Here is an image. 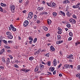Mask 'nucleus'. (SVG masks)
Segmentation results:
<instances>
[{
  "label": "nucleus",
  "mask_w": 80,
  "mask_h": 80,
  "mask_svg": "<svg viewBox=\"0 0 80 80\" xmlns=\"http://www.w3.org/2000/svg\"><path fill=\"white\" fill-rule=\"evenodd\" d=\"M72 8H79V6L77 5H76L73 6Z\"/></svg>",
  "instance_id": "9"
},
{
  "label": "nucleus",
  "mask_w": 80,
  "mask_h": 80,
  "mask_svg": "<svg viewBox=\"0 0 80 80\" xmlns=\"http://www.w3.org/2000/svg\"><path fill=\"white\" fill-rule=\"evenodd\" d=\"M64 67L65 68H70V66L68 64H65Z\"/></svg>",
  "instance_id": "8"
},
{
  "label": "nucleus",
  "mask_w": 80,
  "mask_h": 80,
  "mask_svg": "<svg viewBox=\"0 0 80 80\" xmlns=\"http://www.w3.org/2000/svg\"><path fill=\"white\" fill-rule=\"evenodd\" d=\"M37 23H38V24H39V23H40V21L39 20H38L37 21Z\"/></svg>",
  "instance_id": "45"
},
{
  "label": "nucleus",
  "mask_w": 80,
  "mask_h": 80,
  "mask_svg": "<svg viewBox=\"0 0 80 80\" xmlns=\"http://www.w3.org/2000/svg\"><path fill=\"white\" fill-rule=\"evenodd\" d=\"M28 2H29V0H28L26 2V4H25L27 5H28Z\"/></svg>",
  "instance_id": "40"
},
{
  "label": "nucleus",
  "mask_w": 80,
  "mask_h": 80,
  "mask_svg": "<svg viewBox=\"0 0 80 80\" xmlns=\"http://www.w3.org/2000/svg\"><path fill=\"white\" fill-rule=\"evenodd\" d=\"M58 41L60 40H61V36L60 35H58Z\"/></svg>",
  "instance_id": "18"
},
{
  "label": "nucleus",
  "mask_w": 80,
  "mask_h": 80,
  "mask_svg": "<svg viewBox=\"0 0 80 80\" xmlns=\"http://www.w3.org/2000/svg\"><path fill=\"white\" fill-rule=\"evenodd\" d=\"M37 16L35 15L34 16V21H37Z\"/></svg>",
  "instance_id": "12"
},
{
  "label": "nucleus",
  "mask_w": 80,
  "mask_h": 80,
  "mask_svg": "<svg viewBox=\"0 0 80 80\" xmlns=\"http://www.w3.org/2000/svg\"><path fill=\"white\" fill-rule=\"evenodd\" d=\"M66 15L68 16V17H70L71 16V14H70L69 13V12L68 11L66 13Z\"/></svg>",
  "instance_id": "16"
},
{
  "label": "nucleus",
  "mask_w": 80,
  "mask_h": 80,
  "mask_svg": "<svg viewBox=\"0 0 80 80\" xmlns=\"http://www.w3.org/2000/svg\"><path fill=\"white\" fill-rule=\"evenodd\" d=\"M52 14H53V16H54V17H56V16H57V14L55 12L53 13Z\"/></svg>",
  "instance_id": "32"
},
{
  "label": "nucleus",
  "mask_w": 80,
  "mask_h": 80,
  "mask_svg": "<svg viewBox=\"0 0 80 80\" xmlns=\"http://www.w3.org/2000/svg\"><path fill=\"white\" fill-rule=\"evenodd\" d=\"M2 61H3V62H5V59H3V58H2Z\"/></svg>",
  "instance_id": "63"
},
{
  "label": "nucleus",
  "mask_w": 80,
  "mask_h": 80,
  "mask_svg": "<svg viewBox=\"0 0 80 80\" xmlns=\"http://www.w3.org/2000/svg\"><path fill=\"white\" fill-rule=\"evenodd\" d=\"M12 29L13 32H15V31L17 30V29H16L14 27L12 28Z\"/></svg>",
  "instance_id": "34"
},
{
  "label": "nucleus",
  "mask_w": 80,
  "mask_h": 80,
  "mask_svg": "<svg viewBox=\"0 0 80 80\" xmlns=\"http://www.w3.org/2000/svg\"><path fill=\"white\" fill-rule=\"evenodd\" d=\"M69 21L71 23L75 24V23H76V21H75V20L73 19H70L69 20Z\"/></svg>",
  "instance_id": "4"
},
{
  "label": "nucleus",
  "mask_w": 80,
  "mask_h": 80,
  "mask_svg": "<svg viewBox=\"0 0 80 80\" xmlns=\"http://www.w3.org/2000/svg\"><path fill=\"white\" fill-rule=\"evenodd\" d=\"M3 53L1 51H0V55H2V54H3Z\"/></svg>",
  "instance_id": "56"
},
{
  "label": "nucleus",
  "mask_w": 80,
  "mask_h": 80,
  "mask_svg": "<svg viewBox=\"0 0 80 80\" xmlns=\"http://www.w3.org/2000/svg\"><path fill=\"white\" fill-rule=\"evenodd\" d=\"M43 29H44V30L45 31H47V30H48V28H47V27H46L45 26H44V27Z\"/></svg>",
  "instance_id": "24"
},
{
  "label": "nucleus",
  "mask_w": 80,
  "mask_h": 80,
  "mask_svg": "<svg viewBox=\"0 0 80 80\" xmlns=\"http://www.w3.org/2000/svg\"><path fill=\"white\" fill-rule=\"evenodd\" d=\"M37 38H36L34 39L33 42L34 43H36V42H37Z\"/></svg>",
  "instance_id": "21"
},
{
  "label": "nucleus",
  "mask_w": 80,
  "mask_h": 80,
  "mask_svg": "<svg viewBox=\"0 0 80 80\" xmlns=\"http://www.w3.org/2000/svg\"><path fill=\"white\" fill-rule=\"evenodd\" d=\"M38 68H35V72H38Z\"/></svg>",
  "instance_id": "37"
},
{
  "label": "nucleus",
  "mask_w": 80,
  "mask_h": 80,
  "mask_svg": "<svg viewBox=\"0 0 80 80\" xmlns=\"http://www.w3.org/2000/svg\"><path fill=\"white\" fill-rule=\"evenodd\" d=\"M40 68H44L45 66L44 65H42V64H40Z\"/></svg>",
  "instance_id": "28"
},
{
  "label": "nucleus",
  "mask_w": 80,
  "mask_h": 80,
  "mask_svg": "<svg viewBox=\"0 0 80 80\" xmlns=\"http://www.w3.org/2000/svg\"><path fill=\"white\" fill-rule=\"evenodd\" d=\"M6 34L7 35H8L9 36L12 34V33L10 32H6Z\"/></svg>",
  "instance_id": "25"
},
{
  "label": "nucleus",
  "mask_w": 80,
  "mask_h": 80,
  "mask_svg": "<svg viewBox=\"0 0 80 80\" xmlns=\"http://www.w3.org/2000/svg\"><path fill=\"white\" fill-rule=\"evenodd\" d=\"M11 43H12L13 42V41H8V43H11Z\"/></svg>",
  "instance_id": "49"
},
{
  "label": "nucleus",
  "mask_w": 80,
  "mask_h": 80,
  "mask_svg": "<svg viewBox=\"0 0 80 80\" xmlns=\"http://www.w3.org/2000/svg\"><path fill=\"white\" fill-rule=\"evenodd\" d=\"M10 27L11 28H12V29L14 27L13 26V25H12V24H11L10 25Z\"/></svg>",
  "instance_id": "47"
},
{
  "label": "nucleus",
  "mask_w": 80,
  "mask_h": 80,
  "mask_svg": "<svg viewBox=\"0 0 80 80\" xmlns=\"http://www.w3.org/2000/svg\"><path fill=\"white\" fill-rule=\"evenodd\" d=\"M50 61H48L46 63V64L48 65V66H50Z\"/></svg>",
  "instance_id": "22"
},
{
  "label": "nucleus",
  "mask_w": 80,
  "mask_h": 80,
  "mask_svg": "<svg viewBox=\"0 0 80 80\" xmlns=\"http://www.w3.org/2000/svg\"><path fill=\"white\" fill-rule=\"evenodd\" d=\"M69 58V59H71L72 60L73 59V55L71 54L68 57V58Z\"/></svg>",
  "instance_id": "7"
},
{
  "label": "nucleus",
  "mask_w": 80,
  "mask_h": 80,
  "mask_svg": "<svg viewBox=\"0 0 80 80\" xmlns=\"http://www.w3.org/2000/svg\"><path fill=\"white\" fill-rule=\"evenodd\" d=\"M58 30H59V31H62V29L60 28V27L58 28Z\"/></svg>",
  "instance_id": "39"
},
{
  "label": "nucleus",
  "mask_w": 80,
  "mask_h": 80,
  "mask_svg": "<svg viewBox=\"0 0 80 80\" xmlns=\"http://www.w3.org/2000/svg\"><path fill=\"white\" fill-rule=\"evenodd\" d=\"M47 5H48V6H49V7H51V6H50V4H49V3L47 2Z\"/></svg>",
  "instance_id": "46"
},
{
  "label": "nucleus",
  "mask_w": 80,
  "mask_h": 80,
  "mask_svg": "<svg viewBox=\"0 0 80 80\" xmlns=\"http://www.w3.org/2000/svg\"><path fill=\"white\" fill-rule=\"evenodd\" d=\"M59 77H62V74L61 73L59 74Z\"/></svg>",
  "instance_id": "60"
},
{
  "label": "nucleus",
  "mask_w": 80,
  "mask_h": 80,
  "mask_svg": "<svg viewBox=\"0 0 80 80\" xmlns=\"http://www.w3.org/2000/svg\"><path fill=\"white\" fill-rule=\"evenodd\" d=\"M28 39L29 40H33V38H32V37L31 36H30L29 37Z\"/></svg>",
  "instance_id": "29"
},
{
  "label": "nucleus",
  "mask_w": 80,
  "mask_h": 80,
  "mask_svg": "<svg viewBox=\"0 0 80 80\" xmlns=\"http://www.w3.org/2000/svg\"><path fill=\"white\" fill-rule=\"evenodd\" d=\"M49 71H50V72H53V71H54V70H55V68L51 67L49 68Z\"/></svg>",
  "instance_id": "6"
},
{
  "label": "nucleus",
  "mask_w": 80,
  "mask_h": 80,
  "mask_svg": "<svg viewBox=\"0 0 80 80\" xmlns=\"http://www.w3.org/2000/svg\"><path fill=\"white\" fill-rule=\"evenodd\" d=\"M1 51L2 52H4V53H5V48H3L2 49V50H1Z\"/></svg>",
  "instance_id": "35"
},
{
  "label": "nucleus",
  "mask_w": 80,
  "mask_h": 80,
  "mask_svg": "<svg viewBox=\"0 0 80 80\" xmlns=\"http://www.w3.org/2000/svg\"><path fill=\"white\" fill-rule=\"evenodd\" d=\"M50 49L51 52H54V51H55V50L54 47L53 46H51V47H50Z\"/></svg>",
  "instance_id": "5"
},
{
  "label": "nucleus",
  "mask_w": 80,
  "mask_h": 80,
  "mask_svg": "<svg viewBox=\"0 0 80 80\" xmlns=\"http://www.w3.org/2000/svg\"><path fill=\"white\" fill-rule=\"evenodd\" d=\"M29 60H31V61H32L33 60V57H31L29 58Z\"/></svg>",
  "instance_id": "23"
},
{
  "label": "nucleus",
  "mask_w": 80,
  "mask_h": 80,
  "mask_svg": "<svg viewBox=\"0 0 80 80\" xmlns=\"http://www.w3.org/2000/svg\"><path fill=\"white\" fill-rule=\"evenodd\" d=\"M72 17H73V18H76V17H76V16H75V15H73Z\"/></svg>",
  "instance_id": "50"
},
{
  "label": "nucleus",
  "mask_w": 80,
  "mask_h": 80,
  "mask_svg": "<svg viewBox=\"0 0 80 80\" xmlns=\"http://www.w3.org/2000/svg\"><path fill=\"white\" fill-rule=\"evenodd\" d=\"M55 73H56V71L55 70L53 71V75H54L55 74Z\"/></svg>",
  "instance_id": "52"
},
{
  "label": "nucleus",
  "mask_w": 80,
  "mask_h": 80,
  "mask_svg": "<svg viewBox=\"0 0 80 80\" xmlns=\"http://www.w3.org/2000/svg\"><path fill=\"white\" fill-rule=\"evenodd\" d=\"M32 42H33V40H31L29 42L30 44H31V43H32Z\"/></svg>",
  "instance_id": "57"
},
{
  "label": "nucleus",
  "mask_w": 80,
  "mask_h": 80,
  "mask_svg": "<svg viewBox=\"0 0 80 80\" xmlns=\"http://www.w3.org/2000/svg\"><path fill=\"white\" fill-rule=\"evenodd\" d=\"M50 35V33H48L47 34H46V36L47 37H49Z\"/></svg>",
  "instance_id": "43"
},
{
  "label": "nucleus",
  "mask_w": 80,
  "mask_h": 80,
  "mask_svg": "<svg viewBox=\"0 0 80 80\" xmlns=\"http://www.w3.org/2000/svg\"><path fill=\"white\" fill-rule=\"evenodd\" d=\"M28 23H29V22L28 21H25L23 23L24 27H27V26H28Z\"/></svg>",
  "instance_id": "2"
},
{
  "label": "nucleus",
  "mask_w": 80,
  "mask_h": 80,
  "mask_svg": "<svg viewBox=\"0 0 80 80\" xmlns=\"http://www.w3.org/2000/svg\"><path fill=\"white\" fill-rule=\"evenodd\" d=\"M62 66V63H61L60 64H59L58 66V68H60V66Z\"/></svg>",
  "instance_id": "54"
},
{
  "label": "nucleus",
  "mask_w": 80,
  "mask_h": 80,
  "mask_svg": "<svg viewBox=\"0 0 80 80\" xmlns=\"http://www.w3.org/2000/svg\"><path fill=\"white\" fill-rule=\"evenodd\" d=\"M33 16V13L32 12H30L28 14V18L29 19H31L32 18Z\"/></svg>",
  "instance_id": "1"
},
{
  "label": "nucleus",
  "mask_w": 80,
  "mask_h": 80,
  "mask_svg": "<svg viewBox=\"0 0 80 80\" xmlns=\"http://www.w3.org/2000/svg\"><path fill=\"white\" fill-rule=\"evenodd\" d=\"M67 27L68 28H70V27H71V25H70V24H67Z\"/></svg>",
  "instance_id": "31"
},
{
  "label": "nucleus",
  "mask_w": 80,
  "mask_h": 80,
  "mask_svg": "<svg viewBox=\"0 0 80 80\" xmlns=\"http://www.w3.org/2000/svg\"><path fill=\"white\" fill-rule=\"evenodd\" d=\"M7 63H10V58H8L7 59Z\"/></svg>",
  "instance_id": "26"
},
{
  "label": "nucleus",
  "mask_w": 80,
  "mask_h": 80,
  "mask_svg": "<svg viewBox=\"0 0 80 80\" xmlns=\"http://www.w3.org/2000/svg\"><path fill=\"white\" fill-rule=\"evenodd\" d=\"M37 52V54H39L40 53V51H38L37 52Z\"/></svg>",
  "instance_id": "55"
},
{
  "label": "nucleus",
  "mask_w": 80,
  "mask_h": 80,
  "mask_svg": "<svg viewBox=\"0 0 80 80\" xmlns=\"http://www.w3.org/2000/svg\"><path fill=\"white\" fill-rule=\"evenodd\" d=\"M76 77H78V78H79V80H80V73H78L77 75H76Z\"/></svg>",
  "instance_id": "17"
},
{
  "label": "nucleus",
  "mask_w": 80,
  "mask_h": 80,
  "mask_svg": "<svg viewBox=\"0 0 80 80\" xmlns=\"http://www.w3.org/2000/svg\"><path fill=\"white\" fill-rule=\"evenodd\" d=\"M48 24L49 25L51 23H52V21L50 20H49V19H48Z\"/></svg>",
  "instance_id": "19"
},
{
  "label": "nucleus",
  "mask_w": 80,
  "mask_h": 80,
  "mask_svg": "<svg viewBox=\"0 0 80 80\" xmlns=\"http://www.w3.org/2000/svg\"><path fill=\"white\" fill-rule=\"evenodd\" d=\"M2 42H4V43H5L6 44V45H7V41H6L5 40H2Z\"/></svg>",
  "instance_id": "30"
},
{
  "label": "nucleus",
  "mask_w": 80,
  "mask_h": 80,
  "mask_svg": "<svg viewBox=\"0 0 80 80\" xmlns=\"http://www.w3.org/2000/svg\"><path fill=\"white\" fill-rule=\"evenodd\" d=\"M58 34H61L62 33V31H59L58 32Z\"/></svg>",
  "instance_id": "51"
},
{
  "label": "nucleus",
  "mask_w": 80,
  "mask_h": 80,
  "mask_svg": "<svg viewBox=\"0 0 80 80\" xmlns=\"http://www.w3.org/2000/svg\"><path fill=\"white\" fill-rule=\"evenodd\" d=\"M53 65L54 66H56V65H57V62H53Z\"/></svg>",
  "instance_id": "36"
},
{
  "label": "nucleus",
  "mask_w": 80,
  "mask_h": 80,
  "mask_svg": "<svg viewBox=\"0 0 80 80\" xmlns=\"http://www.w3.org/2000/svg\"><path fill=\"white\" fill-rule=\"evenodd\" d=\"M45 56L49 57V55H50V53H48L45 54Z\"/></svg>",
  "instance_id": "27"
},
{
  "label": "nucleus",
  "mask_w": 80,
  "mask_h": 80,
  "mask_svg": "<svg viewBox=\"0 0 80 80\" xmlns=\"http://www.w3.org/2000/svg\"><path fill=\"white\" fill-rule=\"evenodd\" d=\"M38 51H39V52H42L43 51V50H41V48H40Z\"/></svg>",
  "instance_id": "59"
},
{
  "label": "nucleus",
  "mask_w": 80,
  "mask_h": 80,
  "mask_svg": "<svg viewBox=\"0 0 80 80\" xmlns=\"http://www.w3.org/2000/svg\"><path fill=\"white\" fill-rule=\"evenodd\" d=\"M29 71H30V70L26 69L25 71V72H26V73H27V72H29Z\"/></svg>",
  "instance_id": "48"
},
{
  "label": "nucleus",
  "mask_w": 80,
  "mask_h": 80,
  "mask_svg": "<svg viewBox=\"0 0 80 80\" xmlns=\"http://www.w3.org/2000/svg\"><path fill=\"white\" fill-rule=\"evenodd\" d=\"M60 12L62 14V15L64 17H65V12H62V11H60Z\"/></svg>",
  "instance_id": "13"
},
{
  "label": "nucleus",
  "mask_w": 80,
  "mask_h": 80,
  "mask_svg": "<svg viewBox=\"0 0 80 80\" xmlns=\"http://www.w3.org/2000/svg\"><path fill=\"white\" fill-rule=\"evenodd\" d=\"M22 0H19V3H22Z\"/></svg>",
  "instance_id": "64"
},
{
  "label": "nucleus",
  "mask_w": 80,
  "mask_h": 80,
  "mask_svg": "<svg viewBox=\"0 0 80 80\" xmlns=\"http://www.w3.org/2000/svg\"><path fill=\"white\" fill-rule=\"evenodd\" d=\"M3 9H2V7H0V11L1 12H3Z\"/></svg>",
  "instance_id": "42"
},
{
  "label": "nucleus",
  "mask_w": 80,
  "mask_h": 80,
  "mask_svg": "<svg viewBox=\"0 0 80 80\" xmlns=\"http://www.w3.org/2000/svg\"><path fill=\"white\" fill-rule=\"evenodd\" d=\"M38 10H43V7H38Z\"/></svg>",
  "instance_id": "11"
},
{
  "label": "nucleus",
  "mask_w": 80,
  "mask_h": 80,
  "mask_svg": "<svg viewBox=\"0 0 80 80\" xmlns=\"http://www.w3.org/2000/svg\"><path fill=\"white\" fill-rule=\"evenodd\" d=\"M1 5L2 7H6L7 6L5 4L3 3L2 2H1Z\"/></svg>",
  "instance_id": "15"
},
{
  "label": "nucleus",
  "mask_w": 80,
  "mask_h": 80,
  "mask_svg": "<svg viewBox=\"0 0 80 80\" xmlns=\"http://www.w3.org/2000/svg\"><path fill=\"white\" fill-rule=\"evenodd\" d=\"M69 35L70 36V37H72V36H73V33L72 32H70L69 33Z\"/></svg>",
  "instance_id": "33"
},
{
  "label": "nucleus",
  "mask_w": 80,
  "mask_h": 80,
  "mask_svg": "<svg viewBox=\"0 0 80 80\" xmlns=\"http://www.w3.org/2000/svg\"><path fill=\"white\" fill-rule=\"evenodd\" d=\"M65 3H70V1H68V0H65V1H64Z\"/></svg>",
  "instance_id": "20"
},
{
  "label": "nucleus",
  "mask_w": 80,
  "mask_h": 80,
  "mask_svg": "<svg viewBox=\"0 0 80 80\" xmlns=\"http://www.w3.org/2000/svg\"><path fill=\"white\" fill-rule=\"evenodd\" d=\"M70 67H71V68L72 69H73V65H71L69 66Z\"/></svg>",
  "instance_id": "53"
},
{
  "label": "nucleus",
  "mask_w": 80,
  "mask_h": 80,
  "mask_svg": "<svg viewBox=\"0 0 80 80\" xmlns=\"http://www.w3.org/2000/svg\"><path fill=\"white\" fill-rule=\"evenodd\" d=\"M8 38L10 39H12L13 38V36L12 35V34H10L9 36H8Z\"/></svg>",
  "instance_id": "10"
},
{
  "label": "nucleus",
  "mask_w": 80,
  "mask_h": 80,
  "mask_svg": "<svg viewBox=\"0 0 80 80\" xmlns=\"http://www.w3.org/2000/svg\"><path fill=\"white\" fill-rule=\"evenodd\" d=\"M52 7H55L56 6V3L53 2L52 4Z\"/></svg>",
  "instance_id": "14"
},
{
  "label": "nucleus",
  "mask_w": 80,
  "mask_h": 80,
  "mask_svg": "<svg viewBox=\"0 0 80 80\" xmlns=\"http://www.w3.org/2000/svg\"><path fill=\"white\" fill-rule=\"evenodd\" d=\"M7 52L8 53H10V52H11V51H10V50H7Z\"/></svg>",
  "instance_id": "61"
},
{
  "label": "nucleus",
  "mask_w": 80,
  "mask_h": 80,
  "mask_svg": "<svg viewBox=\"0 0 80 80\" xmlns=\"http://www.w3.org/2000/svg\"><path fill=\"white\" fill-rule=\"evenodd\" d=\"M43 13L44 14V15H47V14H48V13H47V12H43Z\"/></svg>",
  "instance_id": "62"
},
{
  "label": "nucleus",
  "mask_w": 80,
  "mask_h": 80,
  "mask_svg": "<svg viewBox=\"0 0 80 80\" xmlns=\"http://www.w3.org/2000/svg\"><path fill=\"white\" fill-rule=\"evenodd\" d=\"M72 38L71 37H69L68 39V40L69 41H70V40H72Z\"/></svg>",
  "instance_id": "41"
},
{
  "label": "nucleus",
  "mask_w": 80,
  "mask_h": 80,
  "mask_svg": "<svg viewBox=\"0 0 80 80\" xmlns=\"http://www.w3.org/2000/svg\"><path fill=\"white\" fill-rule=\"evenodd\" d=\"M77 69L78 70H80V65H78V66L77 67Z\"/></svg>",
  "instance_id": "38"
},
{
  "label": "nucleus",
  "mask_w": 80,
  "mask_h": 80,
  "mask_svg": "<svg viewBox=\"0 0 80 80\" xmlns=\"http://www.w3.org/2000/svg\"><path fill=\"white\" fill-rule=\"evenodd\" d=\"M0 68L2 69H3V68H4V67L3 66H0Z\"/></svg>",
  "instance_id": "58"
},
{
  "label": "nucleus",
  "mask_w": 80,
  "mask_h": 80,
  "mask_svg": "<svg viewBox=\"0 0 80 80\" xmlns=\"http://www.w3.org/2000/svg\"><path fill=\"white\" fill-rule=\"evenodd\" d=\"M26 12H27V11H26V10H24L22 11V13H26Z\"/></svg>",
  "instance_id": "44"
},
{
  "label": "nucleus",
  "mask_w": 80,
  "mask_h": 80,
  "mask_svg": "<svg viewBox=\"0 0 80 80\" xmlns=\"http://www.w3.org/2000/svg\"><path fill=\"white\" fill-rule=\"evenodd\" d=\"M15 9V6L13 5H12L11 7V10L12 12V13H14Z\"/></svg>",
  "instance_id": "3"
}]
</instances>
